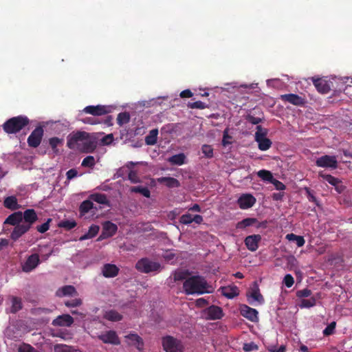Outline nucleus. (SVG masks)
<instances>
[{
  "mask_svg": "<svg viewBox=\"0 0 352 352\" xmlns=\"http://www.w3.org/2000/svg\"><path fill=\"white\" fill-rule=\"evenodd\" d=\"M104 317L107 320L112 322H118L122 319V316L115 310H110L107 311Z\"/></svg>",
  "mask_w": 352,
  "mask_h": 352,
  "instance_id": "33",
  "label": "nucleus"
},
{
  "mask_svg": "<svg viewBox=\"0 0 352 352\" xmlns=\"http://www.w3.org/2000/svg\"><path fill=\"white\" fill-rule=\"evenodd\" d=\"M23 221V213L21 212H16L9 215L4 223L10 224L16 226L21 224Z\"/></svg>",
  "mask_w": 352,
  "mask_h": 352,
  "instance_id": "24",
  "label": "nucleus"
},
{
  "mask_svg": "<svg viewBox=\"0 0 352 352\" xmlns=\"http://www.w3.org/2000/svg\"><path fill=\"white\" fill-rule=\"evenodd\" d=\"M94 207V204L91 200L82 201L79 208L80 212L82 214L87 213Z\"/></svg>",
  "mask_w": 352,
  "mask_h": 352,
  "instance_id": "42",
  "label": "nucleus"
},
{
  "mask_svg": "<svg viewBox=\"0 0 352 352\" xmlns=\"http://www.w3.org/2000/svg\"><path fill=\"white\" fill-rule=\"evenodd\" d=\"M114 109L115 107L112 105L98 104L87 106L82 111L94 116H101L113 112Z\"/></svg>",
  "mask_w": 352,
  "mask_h": 352,
  "instance_id": "5",
  "label": "nucleus"
},
{
  "mask_svg": "<svg viewBox=\"0 0 352 352\" xmlns=\"http://www.w3.org/2000/svg\"><path fill=\"white\" fill-rule=\"evenodd\" d=\"M261 240V236L260 234H252L248 236L245 239V245L247 248L252 252L256 251L258 248V243Z\"/></svg>",
  "mask_w": 352,
  "mask_h": 352,
  "instance_id": "14",
  "label": "nucleus"
},
{
  "mask_svg": "<svg viewBox=\"0 0 352 352\" xmlns=\"http://www.w3.org/2000/svg\"><path fill=\"white\" fill-rule=\"evenodd\" d=\"M19 352H37L36 349L28 344H23L19 347Z\"/></svg>",
  "mask_w": 352,
  "mask_h": 352,
  "instance_id": "59",
  "label": "nucleus"
},
{
  "mask_svg": "<svg viewBox=\"0 0 352 352\" xmlns=\"http://www.w3.org/2000/svg\"><path fill=\"white\" fill-rule=\"evenodd\" d=\"M162 346L166 352H184L182 342L170 336L162 338Z\"/></svg>",
  "mask_w": 352,
  "mask_h": 352,
  "instance_id": "4",
  "label": "nucleus"
},
{
  "mask_svg": "<svg viewBox=\"0 0 352 352\" xmlns=\"http://www.w3.org/2000/svg\"><path fill=\"white\" fill-rule=\"evenodd\" d=\"M258 346L253 342L245 343L243 346V349L245 352H250L254 350H258Z\"/></svg>",
  "mask_w": 352,
  "mask_h": 352,
  "instance_id": "57",
  "label": "nucleus"
},
{
  "mask_svg": "<svg viewBox=\"0 0 352 352\" xmlns=\"http://www.w3.org/2000/svg\"><path fill=\"white\" fill-rule=\"evenodd\" d=\"M206 318L209 320H219L223 316V310L220 307L211 305L205 310Z\"/></svg>",
  "mask_w": 352,
  "mask_h": 352,
  "instance_id": "13",
  "label": "nucleus"
},
{
  "mask_svg": "<svg viewBox=\"0 0 352 352\" xmlns=\"http://www.w3.org/2000/svg\"><path fill=\"white\" fill-rule=\"evenodd\" d=\"M40 263L38 254H32L29 256L26 261L22 265V270L25 272H30Z\"/></svg>",
  "mask_w": 352,
  "mask_h": 352,
  "instance_id": "10",
  "label": "nucleus"
},
{
  "mask_svg": "<svg viewBox=\"0 0 352 352\" xmlns=\"http://www.w3.org/2000/svg\"><path fill=\"white\" fill-rule=\"evenodd\" d=\"M96 164L95 159L93 156L89 155L83 159L82 162V166L92 168Z\"/></svg>",
  "mask_w": 352,
  "mask_h": 352,
  "instance_id": "48",
  "label": "nucleus"
},
{
  "mask_svg": "<svg viewBox=\"0 0 352 352\" xmlns=\"http://www.w3.org/2000/svg\"><path fill=\"white\" fill-rule=\"evenodd\" d=\"M99 230L100 227L94 224L91 225L89 227L88 232L86 234L81 236L79 238V240L82 241L94 238L98 234Z\"/></svg>",
  "mask_w": 352,
  "mask_h": 352,
  "instance_id": "27",
  "label": "nucleus"
},
{
  "mask_svg": "<svg viewBox=\"0 0 352 352\" xmlns=\"http://www.w3.org/2000/svg\"><path fill=\"white\" fill-rule=\"evenodd\" d=\"M186 159L184 153H179L170 157L168 161L171 164L181 166L186 163Z\"/></svg>",
  "mask_w": 352,
  "mask_h": 352,
  "instance_id": "29",
  "label": "nucleus"
},
{
  "mask_svg": "<svg viewBox=\"0 0 352 352\" xmlns=\"http://www.w3.org/2000/svg\"><path fill=\"white\" fill-rule=\"evenodd\" d=\"M74 322L73 318L69 314H63L61 316H58L56 319H54L52 322V324L54 326H60V327H70Z\"/></svg>",
  "mask_w": 352,
  "mask_h": 352,
  "instance_id": "18",
  "label": "nucleus"
},
{
  "mask_svg": "<svg viewBox=\"0 0 352 352\" xmlns=\"http://www.w3.org/2000/svg\"><path fill=\"white\" fill-rule=\"evenodd\" d=\"M52 221V219H48L46 222L41 226H36V230L40 233H45L50 229V223Z\"/></svg>",
  "mask_w": 352,
  "mask_h": 352,
  "instance_id": "55",
  "label": "nucleus"
},
{
  "mask_svg": "<svg viewBox=\"0 0 352 352\" xmlns=\"http://www.w3.org/2000/svg\"><path fill=\"white\" fill-rule=\"evenodd\" d=\"M283 283L287 287H291L294 283L293 276L291 274H286L284 277Z\"/></svg>",
  "mask_w": 352,
  "mask_h": 352,
  "instance_id": "61",
  "label": "nucleus"
},
{
  "mask_svg": "<svg viewBox=\"0 0 352 352\" xmlns=\"http://www.w3.org/2000/svg\"><path fill=\"white\" fill-rule=\"evenodd\" d=\"M90 199L100 204L109 205V201L104 194L94 193L91 195Z\"/></svg>",
  "mask_w": 352,
  "mask_h": 352,
  "instance_id": "35",
  "label": "nucleus"
},
{
  "mask_svg": "<svg viewBox=\"0 0 352 352\" xmlns=\"http://www.w3.org/2000/svg\"><path fill=\"white\" fill-rule=\"evenodd\" d=\"M240 313L241 316L246 318L251 322H257L258 320V311L246 305H242L240 307Z\"/></svg>",
  "mask_w": 352,
  "mask_h": 352,
  "instance_id": "12",
  "label": "nucleus"
},
{
  "mask_svg": "<svg viewBox=\"0 0 352 352\" xmlns=\"http://www.w3.org/2000/svg\"><path fill=\"white\" fill-rule=\"evenodd\" d=\"M232 137L230 135H228V130H225L223 131V140H222V144L226 146L228 144H231V142L229 141L230 139H231Z\"/></svg>",
  "mask_w": 352,
  "mask_h": 352,
  "instance_id": "64",
  "label": "nucleus"
},
{
  "mask_svg": "<svg viewBox=\"0 0 352 352\" xmlns=\"http://www.w3.org/2000/svg\"><path fill=\"white\" fill-rule=\"evenodd\" d=\"M64 140L62 138H59L58 137H53L49 139V144L52 149L53 153L55 155L59 154V150L58 149V146H62L63 144Z\"/></svg>",
  "mask_w": 352,
  "mask_h": 352,
  "instance_id": "28",
  "label": "nucleus"
},
{
  "mask_svg": "<svg viewBox=\"0 0 352 352\" xmlns=\"http://www.w3.org/2000/svg\"><path fill=\"white\" fill-rule=\"evenodd\" d=\"M120 269L114 264H104L102 268V274L106 278L116 277L119 273Z\"/></svg>",
  "mask_w": 352,
  "mask_h": 352,
  "instance_id": "17",
  "label": "nucleus"
},
{
  "mask_svg": "<svg viewBox=\"0 0 352 352\" xmlns=\"http://www.w3.org/2000/svg\"><path fill=\"white\" fill-rule=\"evenodd\" d=\"M202 153L207 158H212L213 157V148L212 146L208 144H204L201 147Z\"/></svg>",
  "mask_w": 352,
  "mask_h": 352,
  "instance_id": "49",
  "label": "nucleus"
},
{
  "mask_svg": "<svg viewBox=\"0 0 352 352\" xmlns=\"http://www.w3.org/2000/svg\"><path fill=\"white\" fill-rule=\"evenodd\" d=\"M30 123V120L24 116H19L8 119L3 124V131L8 134L19 132Z\"/></svg>",
  "mask_w": 352,
  "mask_h": 352,
  "instance_id": "2",
  "label": "nucleus"
},
{
  "mask_svg": "<svg viewBox=\"0 0 352 352\" xmlns=\"http://www.w3.org/2000/svg\"><path fill=\"white\" fill-rule=\"evenodd\" d=\"M336 328V322H331L323 331L324 336H330L333 333Z\"/></svg>",
  "mask_w": 352,
  "mask_h": 352,
  "instance_id": "58",
  "label": "nucleus"
},
{
  "mask_svg": "<svg viewBox=\"0 0 352 352\" xmlns=\"http://www.w3.org/2000/svg\"><path fill=\"white\" fill-rule=\"evenodd\" d=\"M129 340V344L135 346L138 350H142L144 346L142 338L135 333H130L125 336Z\"/></svg>",
  "mask_w": 352,
  "mask_h": 352,
  "instance_id": "21",
  "label": "nucleus"
},
{
  "mask_svg": "<svg viewBox=\"0 0 352 352\" xmlns=\"http://www.w3.org/2000/svg\"><path fill=\"white\" fill-rule=\"evenodd\" d=\"M222 295L228 298L232 299L237 296L239 294L236 286H228L221 287Z\"/></svg>",
  "mask_w": 352,
  "mask_h": 352,
  "instance_id": "25",
  "label": "nucleus"
},
{
  "mask_svg": "<svg viewBox=\"0 0 352 352\" xmlns=\"http://www.w3.org/2000/svg\"><path fill=\"white\" fill-rule=\"evenodd\" d=\"M22 309L21 299L19 297L12 298V307L10 311L13 314L16 313Z\"/></svg>",
  "mask_w": 352,
  "mask_h": 352,
  "instance_id": "41",
  "label": "nucleus"
},
{
  "mask_svg": "<svg viewBox=\"0 0 352 352\" xmlns=\"http://www.w3.org/2000/svg\"><path fill=\"white\" fill-rule=\"evenodd\" d=\"M129 190L131 192L140 193L146 198H148L151 196V192L146 186H131Z\"/></svg>",
  "mask_w": 352,
  "mask_h": 352,
  "instance_id": "32",
  "label": "nucleus"
},
{
  "mask_svg": "<svg viewBox=\"0 0 352 352\" xmlns=\"http://www.w3.org/2000/svg\"><path fill=\"white\" fill-rule=\"evenodd\" d=\"M58 226L67 230H70L76 226V222L74 220H64L59 223Z\"/></svg>",
  "mask_w": 352,
  "mask_h": 352,
  "instance_id": "45",
  "label": "nucleus"
},
{
  "mask_svg": "<svg viewBox=\"0 0 352 352\" xmlns=\"http://www.w3.org/2000/svg\"><path fill=\"white\" fill-rule=\"evenodd\" d=\"M158 130L157 129L150 131L145 138V142L147 145H154L157 140Z\"/></svg>",
  "mask_w": 352,
  "mask_h": 352,
  "instance_id": "34",
  "label": "nucleus"
},
{
  "mask_svg": "<svg viewBox=\"0 0 352 352\" xmlns=\"http://www.w3.org/2000/svg\"><path fill=\"white\" fill-rule=\"evenodd\" d=\"M255 203V197L250 194L243 195L238 200V204L241 209L250 208L252 207Z\"/></svg>",
  "mask_w": 352,
  "mask_h": 352,
  "instance_id": "15",
  "label": "nucleus"
},
{
  "mask_svg": "<svg viewBox=\"0 0 352 352\" xmlns=\"http://www.w3.org/2000/svg\"><path fill=\"white\" fill-rule=\"evenodd\" d=\"M89 134L85 131H77L76 133L69 134L67 137V146L74 149L78 142L87 140Z\"/></svg>",
  "mask_w": 352,
  "mask_h": 352,
  "instance_id": "8",
  "label": "nucleus"
},
{
  "mask_svg": "<svg viewBox=\"0 0 352 352\" xmlns=\"http://www.w3.org/2000/svg\"><path fill=\"white\" fill-rule=\"evenodd\" d=\"M30 229V226H26L23 223L14 226L13 231L10 234V238L13 241H17L22 235L26 233Z\"/></svg>",
  "mask_w": 352,
  "mask_h": 352,
  "instance_id": "16",
  "label": "nucleus"
},
{
  "mask_svg": "<svg viewBox=\"0 0 352 352\" xmlns=\"http://www.w3.org/2000/svg\"><path fill=\"white\" fill-rule=\"evenodd\" d=\"M99 340L105 344H111L113 345H118L120 344V340L116 332L113 330L105 331L104 333L98 336Z\"/></svg>",
  "mask_w": 352,
  "mask_h": 352,
  "instance_id": "9",
  "label": "nucleus"
},
{
  "mask_svg": "<svg viewBox=\"0 0 352 352\" xmlns=\"http://www.w3.org/2000/svg\"><path fill=\"white\" fill-rule=\"evenodd\" d=\"M208 287L209 285L206 279L199 275L191 276L183 283L184 292L187 295L210 293Z\"/></svg>",
  "mask_w": 352,
  "mask_h": 352,
  "instance_id": "1",
  "label": "nucleus"
},
{
  "mask_svg": "<svg viewBox=\"0 0 352 352\" xmlns=\"http://www.w3.org/2000/svg\"><path fill=\"white\" fill-rule=\"evenodd\" d=\"M256 131L255 133V140H260L261 138H265L267 134V130L265 128H263L261 125L256 126Z\"/></svg>",
  "mask_w": 352,
  "mask_h": 352,
  "instance_id": "46",
  "label": "nucleus"
},
{
  "mask_svg": "<svg viewBox=\"0 0 352 352\" xmlns=\"http://www.w3.org/2000/svg\"><path fill=\"white\" fill-rule=\"evenodd\" d=\"M117 230L118 226L115 223L111 221L104 222L103 224L102 233L98 241L111 237L116 233Z\"/></svg>",
  "mask_w": 352,
  "mask_h": 352,
  "instance_id": "11",
  "label": "nucleus"
},
{
  "mask_svg": "<svg viewBox=\"0 0 352 352\" xmlns=\"http://www.w3.org/2000/svg\"><path fill=\"white\" fill-rule=\"evenodd\" d=\"M246 120L252 124H258L262 121L260 118L254 117L252 115H248L246 116Z\"/></svg>",
  "mask_w": 352,
  "mask_h": 352,
  "instance_id": "63",
  "label": "nucleus"
},
{
  "mask_svg": "<svg viewBox=\"0 0 352 352\" xmlns=\"http://www.w3.org/2000/svg\"><path fill=\"white\" fill-rule=\"evenodd\" d=\"M311 294V291L309 289H303L301 290H298L296 292V296L298 298H305L309 297Z\"/></svg>",
  "mask_w": 352,
  "mask_h": 352,
  "instance_id": "60",
  "label": "nucleus"
},
{
  "mask_svg": "<svg viewBox=\"0 0 352 352\" xmlns=\"http://www.w3.org/2000/svg\"><path fill=\"white\" fill-rule=\"evenodd\" d=\"M255 141L258 143V148L261 151L268 150L272 144V141L267 138H261Z\"/></svg>",
  "mask_w": 352,
  "mask_h": 352,
  "instance_id": "38",
  "label": "nucleus"
},
{
  "mask_svg": "<svg viewBox=\"0 0 352 352\" xmlns=\"http://www.w3.org/2000/svg\"><path fill=\"white\" fill-rule=\"evenodd\" d=\"M23 219H24V224L30 226L31 228L32 226L38 219V216L34 209H27L23 213Z\"/></svg>",
  "mask_w": 352,
  "mask_h": 352,
  "instance_id": "19",
  "label": "nucleus"
},
{
  "mask_svg": "<svg viewBox=\"0 0 352 352\" xmlns=\"http://www.w3.org/2000/svg\"><path fill=\"white\" fill-rule=\"evenodd\" d=\"M316 305V299L311 298L309 299H302L300 302V307L309 308L314 307Z\"/></svg>",
  "mask_w": 352,
  "mask_h": 352,
  "instance_id": "50",
  "label": "nucleus"
},
{
  "mask_svg": "<svg viewBox=\"0 0 352 352\" xmlns=\"http://www.w3.org/2000/svg\"><path fill=\"white\" fill-rule=\"evenodd\" d=\"M96 147V144L94 141L87 140L83 144V151L85 153L93 152Z\"/></svg>",
  "mask_w": 352,
  "mask_h": 352,
  "instance_id": "47",
  "label": "nucleus"
},
{
  "mask_svg": "<svg viewBox=\"0 0 352 352\" xmlns=\"http://www.w3.org/2000/svg\"><path fill=\"white\" fill-rule=\"evenodd\" d=\"M316 165L318 167L336 169L338 168V161L335 155H324L316 159Z\"/></svg>",
  "mask_w": 352,
  "mask_h": 352,
  "instance_id": "6",
  "label": "nucleus"
},
{
  "mask_svg": "<svg viewBox=\"0 0 352 352\" xmlns=\"http://www.w3.org/2000/svg\"><path fill=\"white\" fill-rule=\"evenodd\" d=\"M72 346L66 344H58L54 346V352H69Z\"/></svg>",
  "mask_w": 352,
  "mask_h": 352,
  "instance_id": "56",
  "label": "nucleus"
},
{
  "mask_svg": "<svg viewBox=\"0 0 352 352\" xmlns=\"http://www.w3.org/2000/svg\"><path fill=\"white\" fill-rule=\"evenodd\" d=\"M3 205L6 208L16 210L19 208L17 199L14 196H10L4 199Z\"/></svg>",
  "mask_w": 352,
  "mask_h": 352,
  "instance_id": "30",
  "label": "nucleus"
},
{
  "mask_svg": "<svg viewBox=\"0 0 352 352\" xmlns=\"http://www.w3.org/2000/svg\"><path fill=\"white\" fill-rule=\"evenodd\" d=\"M258 222L257 219L256 218H245L241 221H239L236 224V228L238 229H245L247 227L252 226Z\"/></svg>",
  "mask_w": 352,
  "mask_h": 352,
  "instance_id": "31",
  "label": "nucleus"
},
{
  "mask_svg": "<svg viewBox=\"0 0 352 352\" xmlns=\"http://www.w3.org/2000/svg\"><path fill=\"white\" fill-rule=\"evenodd\" d=\"M130 121L129 113L124 111L120 113L117 117V123L120 126L129 123Z\"/></svg>",
  "mask_w": 352,
  "mask_h": 352,
  "instance_id": "40",
  "label": "nucleus"
},
{
  "mask_svg": "<svg viewBox=\"0 0 352 352\" xmlns=\"http://www.w3.org/2000/svg\"><path fill=\"white\" fill-rule=\"evenodd\" d=\"M271 183L275 186L276 189L278 190H283L286 188L285 185L283 182L274 178L272 179Z\"/></svg>",
  "mask_w": 352,
  "mask_h": 352,
  "instance_id": "62",
  "label": "nucleus"
},
{
  "mask_svg": "<svg viewBox=\"0 0 352 352\" xmlns=\"http://www.w3.org/2000/svg\"><path fill=\"white\" fill-rule=\"evenodd\" d=\"M128 179L131 181L133 184H137L140 183V179L138 175V173L135 170H130L128 174Z\"/></svg>",
  "mask_w": 352,
  "mask_h": 352,
  "instance_id": "53",
  "label": "nucleus"
},
{
  "mask_svg": "<svg viewBox=\"0 0 352 352\" xmlns=\"http://www.w3.org/2000/svg\"><path fill=\"white\" fill-rule=\"evenodd\" d=\"M188 107L190 109H204L208 106L206 104V103L201 101H196L194 102H188Z\"/></svg>",
  "mask_w": 352,
  "mask_h": 352,
  "instance_id": "51",
  "label": "nucleus"
},
{
  "mask_svg": "<svg viewBox=\"0 0 352 352\" xmlns=\"http://www.w3.org/2000/svg\"><path fill=\"white\" fill-rule=\"evenodd\" d=\"M190 275L188 270H177L173 273L174 281L186 280Z\"/></svg>",
  "mask_w": 352,
  "mask_h": 352,
  "instance_id": "37",
  "label": "nucleus"
},
{
  "mask_svg": "<svg viewBox=\"0 0 352 352\" xmlns=\"http://www.w3.org/2000/svg\"><path fill=\"white\" fill-rule=\"evenodd\" d=\"M286 239L289 241H296V245L298 247H302L305 243V240L302 236H298L293 233L287 234L286 235Z\"/></svg>",
  "mask_w": 352,
  "mask_h": 352,
  "instance_id": "39",
  "label": "nucleus"
},
{
  "mask_svg": "<svg viewBox=\"0 0 352 352\" xmlns=\"http://www.w3.org/2000/svg\"><path fill=\"white\" fill-rule=\"evenodd\" d=\"M250 297L254 299V300L257 301L260 304H262L264 302V298L263 296L260 293V290L258 287H256L254 289H252Z\"/></svg>",
  "mask_w": 352,
  "mask_h": 352,
  "instance_id": "44",
  "label": "nucleus"
},
{
  "mask_svg": "<svg viewBox=\"0 0 352 352\" xmlns=\"http://www.w3.org/2000/svg\"><path fill=\"white\" fill-rule=\"evenodd\" d=\"M43 134V128L41 126H36L28 138V146L32 148H37L41 142Z\"/></svg>",
  "mask_w": 352,
  "mask_h": 352,
  "instance_id": "7",
  "label": "nucleus"
},
{
  "mask_svg": "<svg viewBox=\"0 0 352 352\" xmlns=\"http://www.w3.org/2000/svg\"><path fill=\"white\" fill-rule=\"evenodd\" d=\"M81 304L82 300L80 298H74L65 302V305L67 307H76L81 305Z\"/></svg>",
  "mask_w": 352,
  "mask_h": 352,
  "instance_id": "54",
  "label": "nucleus"
},
{
  "mask_svg": "<svg viewBox=\"0 0 352 352\" xmlns=\"http://www.w3.org/2000/svg\"><path fill=\"white\" fill-rule=\"evenodd\" d=\"M281 99L294 105L302 106L305 104V99L294 94L282 95Z\"/></svg>",
  "mask_w": 352,
  "mask_h": 352,
  "instance_id": "20",
  "label": "nucleus"
},
{
  "mask_svg": "<svg viewBox=\"0 0 352 352\" xmlns=\"http://www.w3.org/2000/svg\"><path fill=\"white\" fill-rule=\"evenodd\" d=\"M192 219V215L190 213H186L182 214L179 218V223L184 224V225H188L191 223Z\"/></svg>",
  "mask_w": 352,
  "mask_h": 352,
  "instance_id": "52",
  "label": "nucleus"
},
{
  "mask_svg": "<svg viewBox=\"0 0 352 352\" xmlns=\"http://www.w3.org/2000/svg\"><path fill=\"white\" fill-rule=\"evenodd\" d=\"M257 175L264 181L272 182L274 177L270 170H261L257 173Z\"/></svg>",
  "mask_w": 352,
  "mask_h": 352,
  "instance_id": "43",
  "label": "nucleus"
},
{
  "mask_svg": "<svg viewBox=\"0 0 352 352\" xmlns=\"http://www.w3.org/2000/svg\"><path fill=\"white\" fill-rule=\"evenodd\" d=\"M319 177L323 179L326 182H327L329 184L333 186L338 184V182H340V179L332 176L331 175L325 174L322 171H320L318 173Z\"/></svg>",
  "mask_w": 352,
  "mask_h": 352,
  "instance_id": "36",
  "label": "nucleus"
},
{
  "mask_svg": "<svg viewBox=\"0 0 352 352\" xmlns=\"http://www.w3.org/2000/svg\"><path fill=\"white\" fill-rule=\"evenodd\" d=\"M77 294V292L76 288L72 285H65L60 288L56 292V295L58 296H76Z\"/></svg>",
  "mask_w": 352,
  "mask_h": 352,
  "instance_id": "26",
  "label": "nucleus"
},
{
  "mask_svg": "<svg viewBox=\"0 0 352 352\" xmlns=\"http://www.w3.org/2000/svg\"><path fill=\"white\" fill-rule=\"evenodd\" d=\"M313 82L320 93L327 94L331 90L329 83L325 80L321 78H313Z\"/></svg>",
  "mask_w": 352,
  "mask_h": 352,
  "instance_id": "22",
  "label": "nucleus"
},
{
  "mask_svg": "<svg viewBox=\"0 0 352 352\" xmlns=\"http://www.w3.org/2000/svg\"><path fill=\"white\" fill-rule=\"evenodd\" d=\"M157 182L160 184H164L169 188H178L181 185L179 180L171 177H160L157 179Z\"/></svg>",
  "mask_w": 352,
  "mask_h": 352,
  "instance_id": "23",
  "label": "nucleus"
},
{
  "mask_svg": "<svg viewBox=\"0 0 352 352\" xmlns=\"http://www.w3.org/2000/svg\"><path fill=\"white\" fill-rule=\"evenodd\" d=\"M135 268L142 273L148 274L159 272L161 269V265L157 262L151 261L148 258H143L136 263Z\"/></svg>",
  "mask_w": 352,
  "mask_h": 352,
  "instance_id": "3",
  "label": "nucleus"
}]
</instances>
